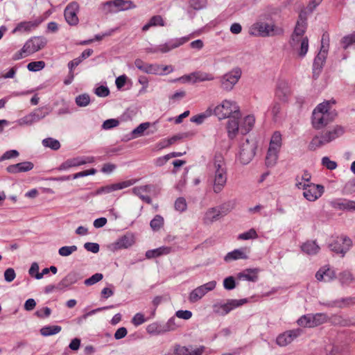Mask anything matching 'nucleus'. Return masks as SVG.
Here are the masks:
<instances>
[{
  "mask_svg": "<svg viewBox=\"0 0 355 355\" xmlns=\"http://www.w3.org/2000/svg\"><path fill=\"white\" fill-rule=\"evenodd\" d=\"M330 320L334 324L341 327H349L352 324V320L349 318H344L339 315H333Z\"/></svg>",
  "mask_w": 355,
  "mask_h": 355,
  "instance_id": "nucleus-42",
  "label": "nucleus"
},
{
  "mask_svg": "<svg viewBox=\"0 0 355 355\" xmlns=\"http://www.w3.org/2000/svg\"><path fill=\"white\" fill-rule=\"evenodd\" d=\"M164 225V218L162 216L156 215L150 223V226L153 231H158Z\"/></svg>",
  "mask_w": 355,
  "mask_h": 355,
  "instance_id": "nucleus-45",
  "label": "nucleus"
},
{
  "mask_svg": "<svg viewBox=\"0 0 355 355\" xmlns=\"http://www.w3.org/2000/svg\"><path fill=\"white\" fill-rule=\"evenodd\" d=\"M330 104L328 101L320 103L313 110V112H318L319 113L332 114L329 112Z\"/></svg>",
  "mask_w": 355,
  "mask_h": 355,
  "instance_id": "nucleus-61",
  "label": "nucleus"
},
{
  "mask_svg": "<svg viewBox=\"0 0 355 355\" xmlns=\"http://www.w3.org/2000/svg\"><path fill=\"white\" fill-rule=\"evenodd\" d=\"M311 317L312 314L303 315L297 320V323L299 326L302 327L313 328Z\"/></svg>",
  "mask_w": 355,
  "mask_h": 355,
  "instance_id": "nucleus-47",
  "label": "nucleus"
},
{
  "mask_svg": "<svg viewBox=\"0 0 355 355\" xmlns=\"http://www.w3.org/2000/svg\"><path fill=\"white\" fill-rule=\"evenodd\" d=\"M334 115L333 114L319 113L313 112L311 123L313 127L316 130H320L326 127L329 123L333 121Z\"/></svg>",
  "mask_w": 355,
  "mask_h": 355,
  "instance_id": "nucleus-12",
  "label": "nucleus"
},
{
  "mask_svg": "<svg viewBox=\"0 0 355 355\" xmlns=\"http://www.w3.org/2000/svg\"><path fill=\"white\" fill-rule=\"evenodd\" d=\"M78 281L77 275L75 272H70L67 274L58 284V289L68 288L72 284H74Z\"/></svg>",
  "mask_w": 355,
  "mask_h": 355,
  "instance_id": "nucleus-34",
  "label": "nucleus"
},
{
  "mask_svg": "<svg viewBox=\"0 0 355 355\" xmlns=\"http://www.w3.org/2000/svg\"><path fill=\"white\" fill-rule=\"evenodd\" d=\"M89 96L86 94L79 95L76 98V103L80 107L87 106L89 105Z\"/></svg>",
  "mask_w": 355,
  "mask_h": 355,
  "instance_id": "nucleus-57",
  "label": "nucleus"
},
{
  "mask_svg": "<svg viewBox=\"0 0 355 355\" xmlns=\"http://www.w3.org/2000/svg\"><path fill=\"white\" fill-rule=\"evenodd\" d=\"M311 319V324L315 327L326 323L328 321V315L324 313H318L312 314Z\"/></svg>",
  "mask_w": 355,
  "mask_h": 355,
  "instance_id": "nucleus-40",
  "label": "nucleus"
},
{
  "mask_svg": "<svg viewBox=\"0 0 355 355\" xmlns=\"http://www.w3.org/2000/svg\"><path fill=\"white\" fill-rule=\"evenodd\" d=\"M255 117L254 115L246 116L240 126V131L242 135L248 134L254 127Z\"/></svg>",
  "mask_w": 355,
  "mask_h": 355,
  "instance_id": "nucleus-32",
  "label": "nucleus"
},
{
  "mask_svg": "<svg viewBox=\"0 0 355 355\" xmlns=\"http://www.w3.org/2000/svg\"><path fill=\"white\" fill-rule=\"evenodd\" d=\"M42 144L45 147H49L54 150H57L60 148L59 141L51 137L43 139Z\"/></svg>",
  "mask_w": 355,
  "mask_h": 355,
  "instance_id": "nucleus-49",
  "label": "nucleus"
},
{
  "mask_svg": "<svg viewBox=\"0 0 355 355\" xmlns=\"http://www.w3.org/2000/svg\"><path fill=\"white\" fill-rule=\"evenodd\" d=\"M209 167L214 171V175L209 178L213 191L215 193H219L223 190L227 180V169L223 156L220 154L215 155L213 163Z\"/></svg>",
  "mask_w": 355,
  "mask_h": 355,
  "instance_id": "nucleus-1",
  "label": "nucleus"
},
{
  "mask_svg": "<svg viewBox=\"0 0 355 355\" xmlns=\"http://www.w3.org/2000/svg\"><path fill=\"white\" fill-rule=\"evenodd\" d=\"M151 186L146 184L140 187H135L132 189V193L137 196L139 198L141 196L144 192H149L150 190Z\"/></svg>",
  "mask_w": 355,
  "mask_h": 355,
  "instance_id": "nucleus-62",
  "label": "nucleus"
},
{
  "mask_svg": "<svg viewBox=\"0 0 355 355\" xmlns=\"http://www.w3.org/2000/svg\"><path fill=\"white\" fill-rule=\"evenodd\" d=\"M146 331L150 335H160L166 333L164 324L157 322H153L146 327Z\"/></svg>",
  "mask_w": 355,
  "mask_h": 355,
  "instance_id": "nucleus-37",
  "label": "nucleus"
},
{
  "mask_svg": "<svg viewBox=\"0 0 355 355\" xmlns=\"http://www.w3.org/2000/svg\"><path fill=\"white\" fill-rule=\"evenodd\" d=\"M292 89L290 84L285 80H279L275 89V96L284 103L288 102L291 95Z\"/></svg>",
  "mask_w": 355,
  "mask_h": 355,
  "instance_id": "nucleus-15",
  "label": "nucleus"
},
{
  "mask_svg": "<svg viewBox=\"0 0 355 355\" xmlns=\"http://www.w3.org/2000/svg\"><path fill=\"white\" fill-rule=\"evenodd\" d=\"M257 238H258V234L254 228H251L248 231L243 232L242 234H240L238 236L239 240H249V239H254Z\"/></svg>",
  "mask_w": 355,
  "mask_h": 355,
  "instance_id": "nucleus-50",
  "label": "nucleus"
},
{
  "mask_svg": "<svg viewBox=\"0 0 355 355\" xmlns=\"http://www.w3.org/2000/svg\"><path fill=\"white\" fill-rule=\"evenodd\" d=\"M248 302V300L241 299V300H228L226 303L219 304L214 305L215 312L221 315H225L228 314L231 311L234 309L241 306L245 303Z\"/></svg>",
  "mask_w": 355,
  "mask_h": 355,
  "instance_id": "nucleus-8",
  "label": "nucleus"
},
{
  "mask_svg": "<svg viewBox=\"0 0 355 355\" xmlns=\"http://www.w3.org/2000/svg\"><path fill=\"white\" fill-rule=\"evenodd\" d=\"M135 242V236L131 232H127L120 236L114 243L113 247L115 250L126 249L131 247Z\"/></svg>",
  "mask_w": 355,
  "mask_h": 355,
  "instance_id": "nucleus-19",
  "label": "nucleus"
},
{
  "mask_svg": "<svg viewBox=\"0 0 355 355\" xmlns=\"http://www.w3.org/2000/svg\"><path fill=\"white\" fill-rule=\"evenodd\" d=\"M212 113V109L209 107L205 111V112L192 116L191 118V121L196 123L197 124H200L207 117L211 116Z\"/></svg>",
  "mask_w": 355,
  "mask_h": 355,
  "instance_id": "nucleus-46",
  "label": "nucleus"
},
{
  "mask_svg": "<svg viewBox=\"0 0 355 355\" xmlns=\"http://www.w3.org/2000/svg\"><path fill=\"white\" fill-rule=\"evenodd\" d=\"M47 44V40L43 36H35L28 40L23 47L16 52L12 59L18 60L23 58L27 57L42 49H44Z\"/></svg>",
  "mask_w": 355,
  "mask_h": 355,
  "instance_id": "nucleus-2",
  "label": "nucleus"
},
{
  "mask_svg": "<svg viewBox=\"0 0 355 355\" xmlns=\"http://www.w3.org/2000/svg\"><path fill=\"white\" fill-rule=\"evenodd\" d=\"M79 10V5L77 1H71L65 8L64 15L66 21L70 26H76L78 24L79 19L78 12Z\"/></svg>",
  "mask_w": 355,
  "mask_h": 355,
  "instance_id": "nucleus-16",
  "label": "nucleus"
},
{
  "mask_svg": "<svg viewBox=\"0 0 355 355\" xmlns=\"http://www.w3.org/2000/svg\"><path fill=\"white\" fill-rule=\"evenodd\" d=\"M282 107L281 105L277 102H274L270 107V112L273 117V120L277 121L278 118L279 117V114L281 112Z\"/></svg>",
  "mask_w": 355,
  "mask_h": 355,
  "instance_id": "nucleus-58",
  "label": "nucleus"
},
{
  "mask_svg": "<svg viewBox=\"0 0 355 355\" xmlns=\"http://www.w3.org/2000/svg\"><path fill=\"white\" fill-rule=\"evenodd\" d=\"M34 164L31 162H23L16 164L9 165L6 168V171L9 173H17L29 171L32 170Z\"/></svg>",
  "mask_w": 355,
  "mask_h": 355,
  "instance_id": "nucleus-25",
  "label": "nucleus"
},
{
  "mask_svg": "<svg viewBox=\"0 0 355 355\" xmlns=\"http://www.w3.org/2000/svg\"><path fill=\"white\" fill-rule=\"evenodd\" d=\"M24 32H31L28 28V24L27 21H21L18 23L15 28L12 31V33H24Z\"/></svg>",
  "mask_w": 355,
  "mask_h": 355,
  "instance_id": "nucleus-60",
  "label": "nucleus"
},
{
  "mask_svg": "<svg viewBox=\"0 0 355 355\" xmlns=\"http://www.w3.org/2000/svg\"><path fill=\"white\" fill-rule=\"evenodd\" d=\"M258 272L259 270L257 268H249L239 272L237 277L239 279H244L250 282H255L258 280Z\"/></svg>",
  "mask_w": 355,
  "mask_h": 355,
  "instance_id": "nucleus-31",
  "label": "nucleus"
},
{
  "mask_svg": "<svg viewBox=\"0 0 355 355\" xmlns=\"http://www.w3.org/2000/svg\"><path fill=\"white\" fill-rule=\"evenodd\" d=\"M172 252V248L169 246H162L156 249L149 250L146 252V257L148 259L157 258L162 255H166Z\"/></svg>",
  "mask_w": 355,
  "mask_h": 355,
  "instance_id": "nucleus-27",
  "label": "nucleus"
},
{
  "mask_svg": "<svg viewBox=\"0 0 355 355\" xmlns=\"http://www.w3.org/2000/svg\"><path fill=\"white\" fill-rule=\"evenodd\" d=\"M150 123L149 122L142 123L139 124L136 128L132 131V138H136L141 136L144 132L150 127Z\"/></svg>",
  "mask_w": 355,
  "mask_h": 355,
  "instance_id": "nucleus-48",
  "label": "nucleus"
},
{
  "mask_svg": "<svg viewBox=\"0 0 355 355\" xmlns=\"http://www.w3.org/2000/svg\"><path fill=\"white\" fill-rule=\"evenodd\" d=\"M241 76V70L239 68H235L231 71L225 73L220 78V86L226 90H231L234 85L237 83Z\"/></svg>",
  "mask_w": 355,
  "mask_h": 355,
  "instance_id": "nucleus-7",
  "label": "nucleus"
},
{
  "mask_svg": "<svg viewBox=\"0 0 355 355\" xmlns=\"http://www.w3.org/2000/svg\"><path fill=\"white\" fill-rule=\"evenodd\" d=\"M137 180L130 179L120 182L106 185L97 189L90 193L91 196H96L104 193H110L115 191L121 190L129 187L137 182Z\"/></svg>",
  "mask_w": 355,
  "mask_h": 355,
  "instance_id": "nucleus-4",
  "label": "nucleus"
},
{
  "mask_svg": "<svg viewBox=\"0 0 355 355\" xmlns=\"http://www.w3.org/2000/svg\"><path fill=\"white\" fill-rule=\"evenodd\" d=\"M328 308L336 307L344 309L355 305V297H347L323 303Z\"/></svg>",
  "mask_w": 355,
  "mask_h": 355,
  "instance_id": "nucleus-21",
  "label": "nucleus"
},
{
  "mask_svg": "<svg viewBox=\"0 0 355 355\" xmlns=\"http://www.w3.org/2000/svg\"><path fill=\"white\" fill-rule=\"evenodd\" d=\"M301 333L302 330L300 329L286 331L277 337L276 343L281 347L286 346L291 343L294 339L297 338Z\"/></svg>",
  "mask_w": 355,
  "mask_h": 355,
  "instance_id": "nucleus-17",
  "label": "nucleus"
},
{
  "mask_svg": "<svg viewBox=\"0 0 355 355\" xmlns=\"http://www.w3.org/2000/svg\"><path fill=\"white\" fill-rule=\"evenodd\" d=\"M77 249L76 245L63 246L59 249L58 253L62 257H67L76 252Z\"/></svg>",
  "mask_w": 355,
  "mask_h": 355,
  "instance_id": "nucleus-55",
  "label": "nucleus"
},
{
  "mask_svg": "<svg viewBox=\"0 0 355 355\" xmlns=\"http://www.w3.org/2000/svg\"><path fill=\"white\" fill-rule=\"evenodd\" d=\"M307 28V22H302L301 21H297L295 27L294 28V31L291 35V39L293 42L297 41L298 37H302L306 32V30Z\"/></svg>",
  "mask_w": 355,
  "mask_h": 355,
  "instance_id": "nucleus-36",
  "label": "nucleus"
},
{
  "mask_svg": "<svg viewBox=\"0 0 355 355\" xmlns=\"http://www.w3.org/2000/svg\"><path fill=\"white\" fill-rule=\"evenodd\" d=\"M352 245V241L347 236H337L329 244V249L336 253L344 256Z\"/></svg>",
  "mask_w": 355,
  "mask_h": 355,
  "instance_id": "nucleus-5",
  "label": "nucleus"
},
{
  "mask_svg": "<svg viewBox=\"0 0 355 355\" xmlns=\"http://www.w3.org/2000/svg\"><path fill=\"white\" fill-rule=\"evenodd\" d=\"M256 146L246 139L240 146L239 159L243 164H248L255 155Z\"/></svg>",
  "mask_w": 355,
  "mask_h": 355,
  "instance_id": "nucleus-10",
  "label": "nucleus"
},
{
  "mask_svg": "<svg viewBox=\"0 0 355 355\" xmlns=\"http://www.w3.org/2000/svg\"><path fill=\"white\" fill-rule=\"evenodd\" d=\"M275 26L264 22H257L250 28V33L255 36L267 37L274 35Z\"/></svg>",
  "mask_w": 355,
  "mask_h": 355,
  "instance_id": "nucleus-9",
  "label": "nucleus"
},
{
  "mask_svg": "<svg viewBox=\"0 0 355 355\" xmlns=\"http://www.w3.org/2000/svg\"><path fill=\"white\" fill-rule=\"evenodd\" d=\"M301 250L306 254L315 255L319 252L320 247L315 241H307L301 245Z\"/></svg>",
  "mask_w": 355,
  "mask_h": 355,
  "instance_id": "nucleus-33",
  "label": "nucleus"
},
{
  "mask_svg": "<svg viewBox=\"0 0 355 355\" xmlns=\"http://www.w3.org/2000/svg\"><path fill=\"white\" fill-rule=\"evenodd\" d=\"M279 150V149L269 146L266 157V164L267 166H272L276 164Z\"/></svg>",
  "mask_w": 355,
  "mask_h": 355,
  "instance_id": "nucleus-35",
  "label": "nucleus"
},
{
  "mask_svg": "<svg viewBox=\"0 0 355 355\" xmlns=\"http://www.w3.org/2000/svg\"><path fill=\"white\" fill-rule=\"evenodd\" d=\"M325 144L327 143L324 141V139H322V137L320 138L318 136H315L309 143L308 148L311 151H314Z\"/></svg>",
  "mask_w": 355,
  "mask_h": 355,
  "instance_id": "nucleus-44",
  "label": "nucleus"
},
{
  "mask_svg": "<svg viewBox=\"0 0 355 355\" xmlns=\"http://www.w3.org/2000/svg\"><path fill=\"white\" fill-rule=\"evenodd\" d=\"M345 132L344 128L340 125H336L332 130L327 131L322 135L324 141L329 143L335 139L340 137Z\"/></svg>",
  "mask_w": 355,
  "mask_h": 355,
  "instance_id": "nucleus-28",
  "label": "nucleus"
},
{
  "mask_svg": "<svg viewBox=\"0 0 355 355\" xmlns=\"http://www.w3.org/2000/svg\"><path fill=\"white\" fill-rule=\"evenodd\" d=\"M45 62L44 61H34L28 64L27 68L31 71H38L44 69Z\"/></svg>",
  "mask_w": 355,
  "mask_h": 355,
  "instance_id": "nucleus-54",
  "label": "nucleus"
},
{
  "mask_svg": "<svg viewBox=\"0 0 355 355\" xmlns=\"http://www.w3.org/2000/svg\"><path fill=\"white\" fill-rule=\"evenodd\" d=\"M135 67L141 71L142 72L148 73V74H160L162 73L160 72V66L157 64H149L145 62L141 59H136L135 60Z\"/></svg>",
  "mask_w": 355,
  "mask_h": 355,
  "instance_id": "nucleus-20",
  "label": "nucleus"
},
{
  "mask_svg": "<svg viewBox=\"0 0 355 355\" xmlns=\"http://www.w3.org/2000/svg\"><path fill=\"white\" fill-rule=\"evenodd\" d=\"M194 77V83L211 81L214 80V76L212 73L204 72L202 71H197L193 72Z\"/></svg>",
  "mask_w": 355,
  "mask_h": 355,
  "instance_id": "nucleus-39",
  "label": "nucleus"
},
{
  "mask_svg": "<svg viewBox=\"0 0 355 355\" xmlns=\"http://www.w3.org/2000/svg\"><path fill=\"white\" fill-rule=\"evenodd\" d=\"M62 329L59 325L44 326L40 329V334L43 336H49L58 334Z\"/></svg>",
  "mask_w": 355,
  "mask_h": 355,
  "instance_id": "nucleus-41",
  "label": "nucleus"
},
{
  "mask_svg": "<svg viewBox=\"0 0 355 355\" xmlns=\"http://www.w3.org/2000/svg\"><path fill=\"white\" fill-rule=\"evenodd\" d=\"M216 286V281H211L197 287L190 293L189 297V301L192 303L198 302L209 291L214 290Z\"/></svg>",
  "mask_w": 355,
  "mask_h": 355,
  "instance_id": "nucleus-11",
  "label": "nucleus"
},
{
  "mask_svg": "<svg viewBox=\"0 0 355 355\" xmlns=\"http://www.w3.org/2000/svg\"><path fill=\"white\" fill-rule=\"evenodd\" d=\"M67 161L69 164L68 166H69V167L71 168V167L83 165L87 163H93V162H94V157H87L86 158L76 157V158H73V159H69Z\"/></svg>",
  "mask_w": 355,
  "mask_h": 355,
  "instance_id": "nucleus-38",
  "label": "nucleus"
},
{
  "mask_svg": "<svg viewBox=\"0 0 355 355\" xmlns=\"http://www.w3.org/2000/svg\"><path fill=\"white\" fill-rule=\"evenodd\" d=\"M132 1H105L102 3L101 9L105 14L117 12L132 8Z\"/></svg>",
  "mask_w": 355,
  "mask_h": 355,
  "instance_id": "nucleus-13",
  "label": "nucleus"
},
{
  "mask_svg": "<svg viewBox=\"0 0 355 355\" xmlns=\"http://www.w3.org/2000/svg\"><path fill=\"white\" fill-rule=\"evenodd\" d=\"M341 43L345 50L349 46L355 44V33L343 37L341 40Z\"/></svg>",
  "mask_w": 355,
  "mask_h": 355,
  "instance_id": "nucleus-51",
  "label": "nucleus"
},
{
  "mask_svg": "<svg viewBox=\"0 0 355 355\" xmlns=\"http://www.w3.org/2000/svg\"><path fill=\"white\" fill-rule=\"evenodd\" d=\"M174 207L176 211L183 212L187 209V204L186 200L183 197L177 198L175 202Z\"/></svg>",
  "mask_w": 355,
  "mask_h": 355,
  "instance_id": "nucleus-52",
  "label": "nucleus"
},
{
  "mask_svg": "<svg viewBox=\"0 0 355 355\" xmlns=\"http://www.w3.org/2000/svg\"><path fill=\"white\" fill-rule=\"evenodd\" d=\"M103 278V275L101 273H95L89 278L85 280V284L86 286H92L95 284L96 283L100 282Z\"/></svg>",
  "mask_w": 355,
  "mask_h": 355,
  "instance_id": "nucleus-59",
  "label": "nucleus"
},
{
  "mask_svg": "<svg viewBox=\"0 0 355 355\" xmlns=\"http://www.w3.org/2000/svg\"><path fill=\"white\" fill-rule=\"evenodd\" d=\"M51 109L47 106H43L35 109L30 114L26 115L19 120L20 125H31L44 119L51 112Z\"/></svg>",
  "mask_w": 355,
  "mask_h": 355,
  "instance_id": "nucleus-6",
  "label": "nucleus"
},
{
  "mask_svg": "<svg viewBox=\"0 0 355 355\" xmlns=\"http://www.w3.org/2000/svg\"><path fill=\"white\" fill-rule=\"evenodd\" d=\"M220 120L226 118L241 117L240 108L235 101L224 100L222 103L215 107L212 112Z\"/></svg>",
  "mask_w": 355,
  "mask_h": 355,
  "instance_id": "nucleus-3",
  "label": "nucleus"
},
{
  "mask_svg": "<svg viewBox=\"0 0 355 355\" xmlns=\"http://www.w3.org/2000/svg\"><path fill=\"white\" fill-rule=\"evenodd\" d=\"M304 197L309 201H315L324 193V187L320 184H304Z\"/></svg>",
  "mask_w": 355,
  "mask_h": 355,
  "instance_id": "nucleus-14",
  "label": "nucleus"
},
{
  "mask_svg": "<svg viewBox=\"0 0 355 355\" xmlns=\"http://www.w3.org/2000/svg\"><path fill=\"white\" fill-rule=\"evenodd\" d=\"M189 40V37H182L180 38L172 39L166 42L165 44H160L157 46L155 52L159 51L165 53L171 50L178 48L181 45H183Z\"/></svg>",
  "mask_w": 355,
  "mask_h": 355,
  "instance_id": "nucleus-18",
  "label": "nucleus"
},
{
  "mask_svg": "<svg viewBox=\"0 0 355 355\" xmlns=\"http://www.w3.org/2000/svg\"><path fill=\"white\" fill-rule=\"evenodd\" d=\"M236 284L234 277L229 276L223 280V286L226 290H232L236 288Z\"/></svg>",
  "mask_w": 355,
  "mask_h": 355,
  "instance_id": "nucleus-63",
  "label": "nucleus"
},
{
  "mask_svg": "<svg viewBox=\"0 0 355 355\" xmlns=\"http://www.w3.org/2000/svg\"><path fill=\"white\" fill-rule=\"evenodd\" d=\"M221 217V211L217 207H211L205 212L202 221L205 225H210L214 221L219 220Z\"/></svg>",
  "mask_w": 355,
  "mask_h": 355,
  "instance_id": "nucleus-26",
  "label": "nucleus"
},
{
  "mask_svg": "<svg viewBox=\"0 0 355 355\" xmlns=\"http://www.w3.org/2000/svg\"><path fill=\"white\" fill-rule=\"evenodd\" d=\"M318 4L316 1H310L306 7L302 8L300 10L297 21L307 22L308 16L313 12Z\"/></svg>",
  "mask_w": 355,
  "mask_h": 355,
  "instance_id": "nucleus-30",
  "label": "nucleus"
},
{
  "mask_svg": "<svg viewBox=\"0 0 355 355\" xmlns=\"http://www.w3.org/2000/svg\"><path fill=\"white\" fill-rule=\"evenodd\" d=\"M282 145V135L279 131H275L271 137L269 146L274 147L280 150Z\"/></svg>",
  "mask_w": 355,
  "mask_h": 355,
  "instance_id": "nucleus-43",
  "label": "nucleus"
},
{
  "mask_svg": "<svg viewBox=\"0 0 355 355\" xmlns=\"http://www.w3.org/2000/svg\"><path fill=\"white\" fill-rule=\"evenodd\" d=\"M309 49V40L307 37H304L300 42V47L298 50V55L300 57H304Z\"/></svg>",
  "mask_w": 355,
  "mask_h": 355,
  "instance_id": "nucleus-53",
  "label": "nucleus"
},
{
  "mask_svg": "<svg viewBox=\"0 0 355 355\" xmlns=\"http://www.w3.org/2000/svg\"><path fill=\"white\" fill-rule=\"evenodd\" d=\"M152 317H149L148 318H146L144 317V315L141 313H136L133 318H132L131 322L135 326H139L144 323L146 321H147L148 319L151 318Z\"/></svg>",
  "mask_w": 355,
  "mask_h": 355,
  "instance_id": "nucleus-56",
  "label": "nucleus"
},
{
  "mask_svg": "<svg viewBox=\"0 0 355 355\" xmlns=\"http://www.w3.org/2000/svg\"><path fill=\"white\" fill-rule=\"evenodd\" d=\"M241 117H236L235 116H232V117L229 118L227 121L226 128L227 131L228 137L230 139H234L240 130L239 125V119Z\"/></svg>",
  "mask_w": 355,
  "mask_h": 355,
  "instance_id": "nucleus-23",
  "label": "nucleus"
},
{
  "mask_svg": "<svg viewBox=\"0 0 355 355\" xmlns=\"http://www.w3.org/2000/svg\"><path fill=\"white\" fill-rule=\"evenodd\" d=\"M247 248L236 249L232 252H228L225 257V261H231L238 259H247L248 258L246 254Z\"/></svg>",
  "mask_w": 355,
  "mask_h": 355,
  "instance_id": "nucleus-29",
  "label": "nucleus"
},
{
  "mask_svg": "<svg viewBox=\"0 0 355 355\" xmlns=\"http://www.w3.org/2000/svg\"><path fill=\"white\" fill-rule=\"evenodd\" d=\"M318 281L330 282L336 278V272L329 266L321 267L315 274Z\"/></svg>",
  "mask_w": 355,
  "mask_h": 355,
  "instance_id": "nucleus-24",
  "label": "nucleus"
},
{
  "mask_svg": "<svg viewBox=\"0 0 355 355\" xmlns=\"http://www.w3.org/2000/svg\"><path fill=\"white\" fill-rule=\"evenodd\" d=\"M190 348L176 345L174 347V354L176 355H189Z\"/></svg>",
  "mask_w": 355,
  "mask_h": 355,
  "instance_id": "nucleus-64",
  "label": "nucleus"
},
{
  "mask_svg": "<svg viewBox=\"0 0 355 355\" xmlns=\"http://www.w3.org/2000/svg\"><path fill=\"white\" fill-rule=\"evenodd\" d=\"M327 52L320 51L314 58L313 63V78L316 80L321 73L326 60Z\"/></svg>",
  "mask_w": 355,
  "mask_h": 355,
  "instance_id": "nucleus-22",
  "label": "nucleus"
}]
</instances>
